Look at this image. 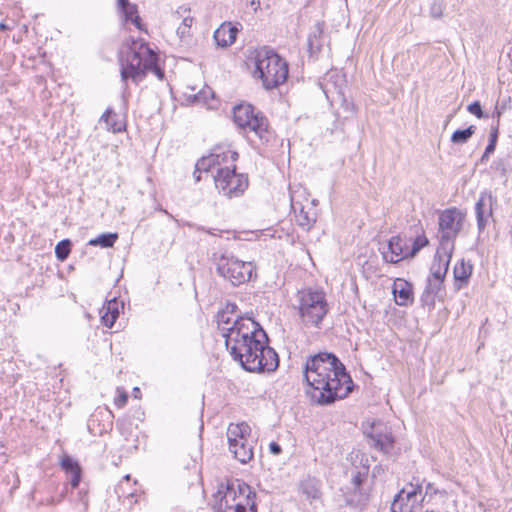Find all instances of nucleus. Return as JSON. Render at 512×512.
Returning <instances> with one entry per match:
<instances>
[{
    "label": "nucleus",
    "mask_w": 512,
    "mask_h": 512,
    "mask_svg": "<svg viewBox=\"0 0 512 512\" xmlns=\"http://www.w3.org/2000/svg\"><path fill=\"white\" fill-rule=\"evenodd\" d=\"M306 394L317 405H330L352 391V379L345 366L332 353H318L307 358L303 368Z\"/></svg>",
    "instance_id": "1"
},
{
    "label": "nucleus",
    "mask_w": 512,
    "mask_h": 512,
    "mask_svg": "<svg viewBox=\"0 0 512 512\" xmlns=\"http://www.w3.org/2000/svg\"><path fill=\"white\" fill-rule=\"evenodd\" d=\"M157 61V54L144 40H134L130 50L120 60L122 81L126 82L131 79L134 83H138L146 77L149 71L162 79L164 72L158 66Z\"/></svg>",
    "instance_id": "2"
},
{
    "label": "nucleus",
    "mask_w": 512,
    "mask_h": 512,
    "mask_svg": "<svg viewBox=\"0 0 512 512\" xmlns=\"http://www.w3.org/2000/svg\"><path fill=\"white\" fill-rule=\"evenodd\" d=\"M256 345L247 342L244 347H238L236 352H230L232 358L249 372H272L279 365L276 351L267 345L268 337L264 330H258Z\"/></svg>",
    "instance_id": "3"
},
{
    "label": "nucleus",
    "mask_w": 512,
    "mask_h": 512,
    "mask_svg": "<svg viewBox=\"0 0 512 512\" xmlns=\"http://www.w3.org/2000/svg\"><path fill=\"white\" fill-rule=\"evenodd\" d=\"M254 78L260 79L265 90H273L284 84L288 78V64L274 50L263 47L253 57Z\"/></svg>",
    "instance_id": "4"
},
{
    "label": "nucleus",
    "mask_w": 512,
    "mask_h": 512,
    "mask_svg": "<svg viewBox=\"0 0 512 512\" xmlns=\"http://www.w3.org/2000/svg\"><path fill=\"white\" fill-rule=\"evenodd\" d=\"M298 310L302 322L318 327L328 312V303L322 290L311 288L298 291Z\"/></svg>",
    "instance_id": "5"
},
{
    "label": "nucleus",
    "mask_w": 512,
    "mask_h": 512,
    "mask_svg": "<svg viewBox=\"0 0 512 512\" xmlns=\"http://www.w3.org/2000/svg\"><path fill=\"white\" fill-rule=\"evenodd\" d=\"M466 214L456 207L448 208L440 212L438 217V240L441 250L453 252L455 239L461 232Z\"/></svg>",
    "instance_id": "6"
},
{
    "label": "nucleus",
    "mask_w": 512,
    "mask_h": 512,
    "mask_svg": "<svg viewBox=\"0 0 512 512\" xmlns=\"http://www.w3.org/2000/svg\"><path fill=\"white\" fill-rule=\"evenodd\" d=\"M258 330L263 329L252 318L237 316L231 327L223 328L226 348L229 352H236L238 347H244L247 342L256 345L257 341L251 339L256 337Z\"/></svg>",
    "instance_id": "7"
},
{
    "label": "nucleus",
    "mask_w": 512,
    "mask_h": 512,
    "mask_svg": "<svg viewBox=\"0 0 512 512\" xmlns=\"http://www.w3.org/2000/svg\"><path fill=\"white\" fill-rule=\"evenodd\" d=\"M216 271L226 281L238 286L256 276L252 262H245L233 255L223 254L216 260Z\"/></svg>",
    "instance_id": "8"
},
{
    "label": "nucleus",
    "mask_w": 512,
    "mask_h": 512,
    "mask_svg": "<svg viewBox=\"0 0 512 512\" xmlns=\"http://www.w3.org/2000/svg\"><path fill=\"white\" fill-rule=\"evenodd\" d=\"M254 498L255 494L251 487L236 480L227 485L220 505L225 507L227 512H257Z\"/></svg>",
    "instance_id": "9"
},
{
    "label": "nucleus",
    "mask_w": 512,
    "mask_h": 512,
    "mask_svg": "<svg viewBox=\"0 0 512 512\" xmlns=\"http://www.w3.org/2000/svg\"><path fill=\"white\" fill-rule=\"evenodd\" d=\"M234 123L245 132H253L260 140L268 141V120L260 112L255 113L250 104H239L233 109Z\"/></svg>",
    "instance_id": "10"
},
{
    "label": "nucleus",
    "mask_w": 512,
    "mask_h": 512,
    "mask_svg": "<svg viewBox=\"0 0 512 512\" xmlns=\"http://www.w3.org/2000/svg\"><path fill=\"white\" fill-rule=\"evenodd\" d=\"M215 186L228 198L239 197L248 187V179L233 168H219L214 176Z\"/></svg>",
    "instance_id": "11"
},
{
    "label": "nucleus",
    "mask_w": 512,
    "mask_h": 512,
    "mask_svg": "<svg viewBox=\"0 0 512 512\" xmlns=\"http://www.w3.org/2000/svg\"><path fill=\"white\" fill-rule=\"evenodd\" d=\"M370 439V445L378 449L385 455H390L393 450L394 438L389 429L377 424L372 427V431L367 434Z\"/></svg>",
    "instance_id": "12"
},
{
    "label": "nucleus",
    "mask_w": 512,
    "mask_h": 512,
    "mask_svg": "<svg viewBox=\"0 0 512 512\" xmlns=\"http://www.w3.org/2000/svg\"><path fill=\"white\" fill-rule=\"evenodd\" d=\"M496 203L497 199L491 193L483 192L480 194L475 205L477 228L480 233L484 231L488 219L492 217L493 206L496 205Z\"/></svg>",
    "instance_id": "13"
},
{
    "label": "nucleus",
    "mask_w": 512,
    "mask_h": 512,
    "mask_svg": "<svg viewBox=\"0 0 512 512\" xmlns=\"http://www.w3.org/2000/svg\"><path fill=\"white\" fill-rule=\"evenodd\" d=\"M452 254L453 252L444 253L441 248H437L434 261L431 266V275L428 278L444 281Z\"/></svg>",
    "instance_id": "14"
},
{
    "label": "nucleus",
    "mask_w": 512,
    "mask_h": 512,
    "mask_svg": "<svg viewBox=\"0 0 512 512\" xmlns=\"http://www.w3.org/2000/svg\"><path fill=\"white\" fill-rule=\"evenodd\" d=\"M384 259L396 264L402 259L409 258V251L405 252V244L400 236H393L388 242V252L383 254Z\"/></svg>",
    "instance_id": "15"
},
{
    "label": "nucleus",
    "mask_w": 512,
    "mask_h": 512,
    "mask_svg": "<svg viewBox=\"0 0 512 512\" xmlns=\"http://www.w3.org/2000/svg\"><path fill=\"white\" fill-rule=\"evenodd\" d=\"M392 293L399 306H407L413 302L412 285L404 279L398 278L394 281Z\"/></svg>",
    "instance_id": "16"
},
{
    "label": "nucleus",
    "mask_w": 512,
    "mask_h": 512,
    "mask_svg": "<svg viewBox=\"0 0 512 512\" xmlns=\"http://www.w3.org/2000/svg\"><path fill=\"white\" fill-rule=\"evenodd\" d=\"M238 29L231 23H223L215 30L213 38L219 47H228L236 40Z\"/></svg>",
    "instance_id": "17"
},
{
    "label": "nucleus",
    "mask_w": 512,
    "mask_h": 512,
    "mask_svg": "<svg viewBox=\"0 0 512 512\" xmlns=\"http://www.w3.org/2000/svg\"><path fill=\"white\" fill-rule=\"evenodd\" d=\"M250 434L251 428L247 423H231L227 428V440L229 447H235L237 442H241L243 439L249 438Z\"/></svg>",
    "instance_id": "18"
},
{
    "label": "nucleus",
    "mask_w": 512,
    "mask_h": 512,
    "mask_svg": "<svg viewBox=\"0 0 512 512\" xmlns=\"http://www.w3.org/2000/svg\"><path fill=\"white\" fill-rule=\"evenodd\" d=\"M472 271L473 265L470 262H465L464 259H461L460 262L455 265L453 275L456 290H460L467 285L469 278L472 275Z\"/></svg>",
    "instance_id": "19"
},
{
    "label": "nucleus",
    "mask_w": 512,
    "mask_h": 512,
    "mask_svg": "<svg viewBox=\"0 0 512 512\" xmlns=\"http://www.w3.org/2000/svg\"><path fill=\"white\" fill-rule=\"evenodd\" d=\"M443 289V281L428 278L425 290L422 293L421 301L428 306H434L435 299L439 297Z\"/></svg>",
    "instance_id": "20"
},
{
    "label": "nucleus",
    "mask_w": 512,
    "mask_h": 512,
    "mask_svg": "<svg viewBox=\"0 0 512 512\" xmlns=\"http://www.w3.org/2000/svg\"><path fill=\"white\" fill-rule=\"evenodd\" d=\"M292 208L295 213V221L297 225L302 227L304 230H310L316 221L315 214L310 211H306L303 205L299 203H292Z\"/></svg>",
    "instance_id": "21"
},
{
    "label": "nucleus",
    "mask_w": 512,
    "mask_h": 512,
    "mask_svg": "<svg viewBox=\"0 0 512 512\" xmlns=\"http://www.w3.org/2000/svg\"><path fill=\"white\" fill-rule=\"evenodd\" d=\"M229 450L233 453L234 458L243 464L248 463L253 458V447L249 442V438H245L241 442H237L235 447L230 446Z\"/></svg>",
    "instance_id": "22"
},
{
    "label": "nucleus",
    "mask_w": 512,
    "mask_h": 512,
    "mask_svg": "<svg viewBox=\"0 0 512 512\" xmlns=\"http://www.w3.org/2000/svg\"><path fill=\"white\" fill-rule=\"evenodd\" d=\"M100 313L102 323L106 327L111 328L119 316V302L115 298L108 301Z\"/></svg>",
    "instance_id": "23"
},
{
    "label": "nucleus",
    "mask_w": 512,
    "mask_h": 512,
    "mask_svg": "<svg viewBox=\"0 0 512 512\" xmlns=\"http://www.w3.org/2000/svg\"><path fill=\"white\" fill-rule=\"evenodd\" d=\"M224 156H221L218 153H212L206 157H202L200 160L196 163V171L194 172V175L196 177V180H200V175H196L197 172H208L210 169L214 168L215 166H219L221 164V161L224 160Z\"/></svg>",
    "instance_id": "24"
},
{
    "label": "nucleus",
    "mask_w": 512,
    "mask_h": 512,
    "mask_svg": "<svg viewBox=\"0 0 512 512\" xmlns=\"http://www.w3.org/2000/svg\"><path fill=\"white\" fill-rule=\"evenodd\" d=\"M130 475H126L123 477L122 481L116 486L115 492L118 495L119 500L123 501L124 505H128L130 508L133 503H137L136 494L134 491L127 492L125 486L130 483Z\"/></svg>",
    "instance_id": "25"
},
{
    "label": "nucleus",
    "mask_w": 512,
    "mask_h": 512,
    "mask_svg": "<svg viewBox=\"0 0 512 512\" xmlns=\"http://www.w3.org/2000/svg\"><path fill=\"white\" fill-rule=\"evenodd\" d=\"M300 489L308 499H318L321 496L320 482L315 478L304 479L300 484Z\"/></svg>",
    "instance_id": "26"
},
{
    "label": "nucleus",
    "mask_w": 512,
    "mask_h": 512,
    "mask_svg": "<svg viewBox=\"0 0 512 512\" xmlns=\"http://www.w3.org/2000/svg\"><path fill=\"white\" fill-rule=\"evenodd\" d=\"M115 117L116 114L113 112V110L111 108H107L100 117L99 122H104L108 131L113 133L120 132L121 124L117 123V121L114 119Z\"/></svg>",
    "instance_id": "27"
},
{
    "label": "nucleus",
    "mask_w": 512,
    "mask_h": 512,
    "mask_svg": "<svg viewBox=\"0 0 512 512\" xmlns=\"http://www.w3.org/2000/svg\"><path fill=\"white\" fill-rule=\"evenodd\" d=\"M118 239L117 233H104L89 241V245L101 246L103 248L112 247Z\"/></svg>",
    "instance_id": "28"
},
{
    "label": "nucleus",
    "mask_w": 512,
    "mask_h": 512,
    "mask_svg": "<svg viewBox=\"0 0 512 512\" xmlns=\"http://www.w3.org/2000/svg\"><path fill=\"white\" fill-rule=\"evenodd\" d=\"M491 168L501 177H506L511 170V159L509 156L501 157L493 161Z\"/></svg>",
    "instance_id": "29"
},
{
    "label": "nucleus",
    "mask_w": 512,
    "mask_h": 512,
    "mask_svg": "<svg viewBox=\"0 0 512 512\" xmlns=\"http://www.w3.org/2000/svg\"><path fill=\"white\" fill-rule=\"evenodd\" d=\"M476 127L469 126L463 130H456L451 136V142L454 144H465L475 133Z\"/></svg>",
    "instance_id": "30"
},
{
    "label": "nucleus",
    "mask_w": 512,
    "mask_h": 512,
    "mask_svg": "<svg viewBox=\"0 0 512 512\" xmlns=\"http://www.w3.org/2000/svg\"><path fill=\"white\" fill-rule=\"evenodd\" d=\"M71 251V241L68 239L60 241L55 247L56 257L60 261H64L68 258Z\"/></svg>",
    "instance_id": "31"
},
{
    "label": "nucleus",
    "mask_w": 512,
    "mask_h": 512,
    "mask_svg": "<svg viewBox=\"0 0 512 512\" xmlns=\"http://www.w3.org/2000/svg\"><path fill=\"white\" fill-rule=\"evenodd\" d=\"M421 490H422L421 484H416L415 487L413 488V490H411L407 493H405L404 489L399 491L398 494L394 498V502L392 505V511H394L396 503L399 502L400 500L404 499V495H405L406 499L409 500V499L415 497L418 493H421Z\"/></svg>",
    "instance_id": "32"
},
{
    "label": "nucleus",
    "mask_w": 512,
    "mask_h": 512,
    "mask_svg": "<svg viewBox=\"0 0 512 512\" xmlns=\"http://www.w3.org/2000/svg\"><path fill=\"white\" fill-rule=\"evenodd\" d=\"M321 33H322L321 26L317 25L314 33L309 35L308 46H309L310 51H318L320 49V47H321V41H320Z\"/></svg>",
    "instance_id": "33"
},
{
    "label": "nucleus",
    "mask_w": 512,
    "mask_h": 512,
    "mask_svg": "<svg viewBox=\"0 0 512 512\" xmlns=\"http://www.w3.org/2000/svg\"><path fill=\"white\" fill-rule=\"evenodd\" d=\"M428 243L429 241L425 235L417 236L413 241L412 249L409 251V257H414Z\"/></svg>",
    "instance_id": "34"
},
{
    "label": "nucleus",
    "mask_w": 512,
    "mask_h": 512,
    "mask_svg": "<svg viewBox=\"0 0 512 512\" xmlns=\"http://www.w3.org/2000/svg\"><path fill=\"white\" fill-rule=\"evenodd\" d=\"M61 467L69 474L81 470L79 464L69 456L62 458Z\"/></svg>",
    "instance_id": "35"
},
{
    "label": "nucleus",
    "mask_w": 512,
    "mask_h": 512,
    "mask_svg": "<svg viewBox=\"0 0 512 512\" xmlns=\"http://www.w3.org/2000/svg\"><path fill=\"white\" fill-rule=\"evenodd\" d=\"M233 321L230 316H228L227 311H223L218 314V327L223 332L224 327H231L233 325Z\"/></svg>",
    "instance_id": "36"
},
{
    "label": "nucleus",
    "mask_w": 512,
    "mask_h": 512,
    "mask_svg": "<svg viewBox=\"0 0 512 512\" xmlns=\"http://www.w3.org/2000/svg\"><path fill=\"white\" fill-rule=\"evenodd\" d=\"M497 139H498V128L494 127V128H492V130L490 132L489 143L486 146L488 153H493L495 151Z\"/></svg>",
    "instance_id": "37"
},
{
    "label": "nucleus",
    "mask_w": 512,
    "mask_h": 512,
    "mask_svg": "<svg viewBox=\"0 0 512 512\" xmlns=\"http://www.w3.org/2000/svg\"><path fill=\"white\" fill-rule=\"evenodd\" d=\"M467 110L479 119L486 117L482 111V107L479 101L470 103L467 107Z\"/></svg>",
    "instance_id": "38"
},
{
    "label": "nucleus",
    "mask_w": 512,
    "mask_h": 512,
    "mask_svg": "<svg viewBox=\"0 0 512 512\" xmlns=\"http://www.w3.org/2000/svg\"><path fill=\"white\" fill-rule=\"evenodd\" d=\"M430 15L435 19H439L443 16V6L440 2L434 0L430 6Z\"/></svg>",
    "instance_id": "39"
},
{
    "label": "nucleus",
    "mask_w": 512,
    "mask_h": 512,
    "mask_svg": "<svg viewBox=\"0 0 512 512\" xmlns=\"http://www.w3.org/2000/svg\"><path fill=\"white\" fill-rule=\"evenodd\" d=\"M122 11L126 17L125 20L129 21L130 19H132L134 16L137 15V6L134 4H130L128 7L124 8Z\"/></svg>",
    "instance_id": "40"
},
{
    "label": "nucleus",
    "mask_w": 512,
    "mask_h": 512,
    "mask_svg": "<svg viewBox=\"0 0 512 512\" xmlns=\"http://www.w3.org/2000/svg\"><path fill=\"white\" fill-rule=\"evenodd\" d=\"M128 400V394L125 391H121L117 398H115V405L118 408H122L126 405Z\"/></svg>",
    "instance_id": "41"
},
{
    "label": "nucleus",
    "mask_w": 512,
    "mask_h": 512,
    "mask_svg": "<svg viewBox=\"0 0 512 512\" xmlns=\"http://www.w3.org/2000/svg\"><path fill=\"white\" fill-rule=\"evenodd\" d=\"M81 481V470L79 471H76L74 473H71V480H70V483H71V486L73 488H76L78 487L79 483Z\"/></svg>",
    "instance_id": "42"
},
{
    "label": "nucleus",
    "mask_w": 512,
    "mask_h": 512,
    "mask_svg": "<svg viewBox=\"0 0 512 512\" xmlns=\"http://www.w3.org/2000/svg\"><path fill=\"white\" fill-rule=\"evenodd\" d=\"M269 449H270V452L274 455H278L282 451L281 446L276 442H271L269 445Z\"/></svg>",
    "instance_id": "43"
},
{
    "label": "nucleus",
    "mask_w": 512,
    "mask_h": 512,
    "mask_svg": "<svg viewBox=\"0 0 512 512\" xmlns=\"http://www.w3.org/2000/svg\"><path fill=\"white\" fill-rule=\"evenodd\" d=\"M189 97H193L194 101H203L206 99V91H199L197 94H190Z\"/></svg>",
    "instance_id": "44"
},
{
    "label": "nucleus",
    "mask_w": 512,
    "mask_h": 512,
    "mask_svg": "<svg viewBox=\"0 0 512 512\" xmlns=\"http://www.w3.org/2000/svg\"><path fill=\"white\" fill-rule=\"evenodd\" d=\"M326 79H345V77L338 71H332L328 73Z\"/></svg>",
    "instance_id": "45"
},
{
    "label": "nucleus",
    "mask_w": 512,
    "mask_h": 512,
    "mask_svg": "<svg viewBox=\"0 0 512 512\" xmlns=\"http://www.w3.org/2000/svg\"><path fill=\"white\" fill-rule=\"evenodd\" d=\"M189 33V28L183 26V25H180L178 28H177V34L183 38L185 35H187Z\"/></svg>",
    "instance_id": "46"
},
{
    "label": "nucleus",
    "mask_w": 512,
    "mask_h": 512,
    "mask_svg": "<svg viewBox=\"0 0 512 512\" xmlns=\"http://www.w3.org/2000/svg\"><path fill=\"white\" fill-rule=\"evenodd\" d=\"M129 21L132 22L138 29L142 30L141 19L138 15L134 16Z\"/></svg>",
    "instance_id": "47"
},
{
    "label": "nucleus",
    "mask_w": 512,
    "mask_h": 512,
    "mask_svg": "<svg viewBox=\"0 0 512 512\" xmlns=\"http://www.w3.org/2000/svg\"><path fill=\"white\" fill-rule=\"evenodd\" d=\"M192 23H193V18L186 17V18L183 19L181 25H183V26H185V27L190 29Z\"/></svg>",
    "instance_id": "48"
},
{
    "label": "nucleus",
    "mask_w": 512,
    "mask_h": 512,
    "mask_svg": "<svg viewBox=\"0 0 512 512\" xmlns=\"http://www.w3.org/2000/svg\"><path fill=\"white\" fill-rule=\"evenodd\" d=\"M436 494L437 493V490L433 487V484L432 483H428L426 485V494Z\"/></svg>",
    "instance_id": "49"
},
{
    "label": "nucleus",
    "mask_w": 512,
    "mask_h": 512,
    "mask_svg": "<svg viewBox=\"0 0 512 512\" xmlns=\"http://www.w3.org/2000/svg\"><path fill=\"white\" fill-rule=\"evenodd\" d=\"M131 3L129 0H118V5L123 10L124 8L128 7Z\"/></svg>",
    "instance_id": "50"
},
{
    "label": "nucleus",
    "mask_w": 512,
    "mask_h": 512,
    "mask_svg": "<svg viewBox=\"0 0 512 512\" xmlns=\"http://www.w3.org/2000/svg\"><path fill=\"white\" fill-rule=\"evenodd\" d=\"M491 154H492V153H488V152H487V149L485 148V151H484L483 155H482V156H481V158H480V162H481V163H485V162H487V161H488V159H489V156H490Z\"/></svg>",
    "instance_id": "51"
},
{
    "label": "nucleus",
    "mask_w": 512,
    "mask_h": 512,
    "mask_svg": "<svg viewBox=\"0 0 512 512\" xmlns=\"http://www.w3.org/2000/svg\"><path fill=\"white\" fill-rule=\"evenodd\" d=\"M250 6L253 8V10L256 12L257 9L259 8L260 6V3L258 0H251L250 2Z\"/></svg>",
    "instance_id": "52"
},
{
    "label": "nucleus",
    "mask_w": 512,
    "mask_h": 512,
    "mask_svg": "<svg viewBox=\"0 0 512 512\" xmlns=\"http://www.w3.org/2000/svg\"><path fill=\"white\" fill-rule=\"evenodd\" d=\"M227 153L230 155V157H231V159H232L233 161H235V160H236V158H237V156H238V154H237L236 152H233V151H230V150H229Z\"/></svg>",
    "instance_id": "53"
},
{
    "label": "nucleus",
    "mask_w": 512,
    "mask_h": 512,
    "mask_svg": "<svg viewBox=\"0 0 512 512\" xmlns=\"http://www.w3.org/2000/svg\"><path fill=\"white\" fill-rule=\"evenodd\" d=\"M501 114H502L501 110H499L498 107H496V110L493 115L496 116L497 118H499L501 116Z\"/></svg>",
    "instance_id": "54"
},
{
    "label": "nucleus",
    "mask_w": 512,
    "mask_h": 512,
    "mask_svg": "<svg viewBox=\"0 0 512 512\" xmlns=\"http://www.w3.org/2000/svg\"><path fill=\"white\" fill-rule=\"evenodd\" d=\"M230 308L231 312L234 311V309L236 308V305L235 304H228L227 305V310Z\"/></svg>",
    "instance_id": "55"
},
{
    "label": "nucleus",
    "mask_w": 512,
    "mask_h": 512,
    "mask_svg": "<svg viewBox=\"0 0 512 512\" xmlns=\"http://www.w3.org/2000/svg\"><path fill=\"white\" fill-rule=\"evenodd\" d=\"M5 29H6V25L3 23H0V30H5Z\"/></svg>",
    "instance_id": "56"
},
{
    "label": "nucleus",
    "mask_w": 512,
    "mask_h": 512,
    "mask_svg": "<svg viewBox=\"0 0 512 512\" xmlns=\"http://www.w3.org/2000/svg\"><path fill=\"white\" fill-rule=\"evenodd\" d=\"M355 482H356V484H359V482H360V481H359V476H356V477H355Z\"/></svg>",
    "instance_id": "57"
},
{
    "label": "nucleus",
    "mask_w": 512,
    "mask_h": 512,
    "mask_svg": "<svg viewBox=\"0 0 512 512\" xmlns=\"http://www.w3.org/2000/svg\"><path fill=\"white\" fill-rule=\"evenodd\" d=\"M426 512H434V511H426Z\"/></svg>",
    "instance_id": "58"
}]
</instances>
